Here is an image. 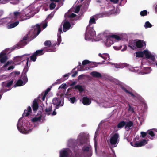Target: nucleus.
Instances as JSON below:
<instances>
[{
	"mask_svg": "<svg viewBox=\"0 0 157 157\" xmlns=\"http://www.w3.org/2000/svg\"><path fill=\"white\" fill-rule=\"evenodd\" d=\"M82 150L85 152H88L90 151L91 150V146H84L82 148Z\"/></svg>",
	"mask_w": 157,
	"mask_h": 157,
	"instance_id": "7c9ffc66",
	"label": "nucleus"
},
{
	"mask_svg": "<svg viewBox=\"0 0 157 157\" xmlns=\"http://www.w3.org/2000/svg\"><path fill=\"white\" fill-rule=\"evenodd\" d=\"M98 55L99 56L102 57L104 59H107V57H104L102 56V54L101 53H99Z\"/></svg>",
	"mask_w": 157,
	"mask_h": 157,
	"instance_id": "774afa93",
	"label": "nucleus"
},
{
	"mask_svg": "<svg viewBox=\"0 0 157 157\" xmlns=\"http://www.w3.org/2000/svg\"><path fill=\"white\" fill-rule=\"evenodd\" d=\"M133 124V123L132 121H129L126 123V126L125 128L126 129H128L129 128H130L132 126Z\"/></svg>",
	"mask_w": 157,
	"mask_h": 157,
	"instance_id": "58836bf2",
	"label": "nucleus"
},
{
	"mask_svg": "<svg viewBox=\"0 0 157 157\" xmlns=\"http://www.w3.org/2000/svg\"><path fill=\"white\" fill-rule=\"evenodd\" d=\"M56 4L54 2L51 3L49 5V8L50 10H52L56 6Z\"/></svg>",
	"mask_w": 157,
	"mask_h": 157,
	"instance_id": "c03bdc74",
	"label": "nucleus"
},
{
	"mask_svg": "<svg viewBox=\"0 0 157 157\" xmlns=\"http://www.w3.org/2000/svg\"><path fill=\"white\" fill-rule=\"evenodd\" d=\"M147 143V141L145 140H143L139 142L135 143L134 146L136 147H139L145 145Z\"/></svg>",
	"mask_w": 157,
	"mask_h": 157,
	"instance_id": "2eb2a0df",
	"label": "nucleus"
},
{
	"mask_svg": "<svg viewBox=\"0 0 157 157\" xmlns=\"http://www.w3.org/2000/svg\"><path fill=\"white\" fill-rule=\"evenodd\" d=\"M141 134L142 137H144L147 134L146 133L144 132H141Z\"/></svg>",
	"mask_w": 157,
	"mask_h": 157,
	"instance_id": "e2e57ef3",
	"label": "nucleus"
},
{
	"mask_svg": "<svg viewBox=\"0 0 157 157\" xmlns=\"http://www.w3.org/2000/svg\"><path fill=\"white\" fill-rule=\"evenodd\" d=\"M64 81L63 78H60L57 80L54 84L52 85V86H54L55 85L59 84Z\"/></svg>",
	"mask_w": 157,
	"mask_h": 157,
	"instance_id": "37998d69",
	"label": "nucleus"
},
{
	"mask_svg": "<svg viewBox=\"0 0 157 157\" xmlns=\"http://www.w3.org/2000/svg\"><path fill=\"white\" fill-rule=\"evenodd\" d=\"M79 65L80 66V71H84L85 70V69L84 68V66H82L81 65V64L80 63H79Z\"/></svg>",
	"mask_w": 157,
	"mask_h": 157,
	"instance_id": "680f3d73",
	"label": "nucleus"
},
{
	"mask_svg": "<svg viewBox=\"0 0 157 157\" xmlns=\"http://www.w3.org/2000/svg\"><path fill=\"white\" fill-rule=\"evenodd\" d=\"M21 78L23 80L22 81L24 83V84H25L28 81V79L26 75H22V74Z\"/></svg>",
	"mask_w": 157,
	"mask_h": 157,
	"instance_id": "4c0bfd02",
	"label": "nucleus"
},
{
	"mask_svg": "<svg viewBox=\"0 0 157 157\" xmlns=\"http://www.w3.org/2000/svg\"><path fill=\"white\" fill-rule=\"evenodd\" d=\"M30 10H27L25 11L23 10L21 12L22 16H21V21H23L24 20H26L27 19H29L31 16L30 14L31 12H30Z\"/></svg>",
	"mask_w": 157,
	"mask_h": 157,
	"instance_id": "0eeeda50",
	"label": "nucleus"
},
{
	"mask_svg": "<svg viewBox=\"0 0 157 157\" xmlns=\"http://www.w3.org/2000/svg\"><path fill=\"white\" fill-rule=\"evenodd\" d=\"M51 89L49 88H48L45 91L44 94L47 95L48 92L50 91Z\"/></svg>",
	"mask_w": 157,
	"mask_h": 157,
	"instance_id": "13d9d810",
	"label": "nucleus"
},
{
	"mask_svg": "<svg viewBox=\"0 0 157 157\" xmlns=\"http://www.w3.org/2000/svg\"><path fill=\"white\" fill-rule=\"evenodd\" d=\"M52 102L55 105L56 104H60L61 103V100L57 98H55L53 99Z\"/></svg>",
	"mask_w": 157,
	"mask_h": 157,
	"instance_id": "5701e85b",
	"label": "nucleus"
},
{
	"mask_svg": "<svg viewBox=\"0 0 157 157\" xmlns=\"http://www.w3.org/2000/svg\"><path fill=\"white\" fill-rule=\"evenodd\" d=\"M23 82L21 79H20L17 81L16 83L14 86V87L16 86H21L23 85Z\"/></svg>",
	"mask_w": 157,
	"mask_h": 157,
	"instance_id": "473e14b6",
	"label": "nucleus"
},
{
	"mask_svg": "<svg viewBox=\"0 0 157 157\" xmlns=\"http://www.w3.org/2000/svg\"><path fill=\"white\" fill-rule=\"evenodd\" d=\"M98 37L99 38L100 40H104L105 42V45L107 47L108 46L107 42L108 40V31L105 30L103 32L101 33L98 35Z\"/></svg>",
	"mask_w": 157,
	"mask_h": 157,
	"instance_id": "39448f33",
	"label": "nucleus"
},
{
	"mask_svg": "<svg viewBox=\"0 0 157 157\" xmlns=\"http://www.w3.org/2000/svg\"><path fill=\"white\" fill-rule=\"evenodd\" d=\"M109 46L113 44L117 41L120 40L121 38L119 36L115 35H109Z\"/></svg>",
	"mask_w": 157,
	"mask_h": 157,
	"instance_id": "423d86ee",
	"label": "nucleus"
},
{
	"mask_svg": "<svg viewBox=\"0 0 157 157\" xmlns=\"http://www.w3.org/2000/svg\"><path fill=\"white\" fill-rule=\"evenodd\" d=\"M96 23L95 18L91 17L89 21V24L86 28V31L85 34V39L87 40L89 39H92L95 35V32L93 29V27H91L93 24Z\"/></svg>",
	"mask_w": 157,
	"mask_h": 157,
	"instance_id": "f03ea898",
	"label": "nucleus"
},
{
	"mask_svg": "<svg viewBox=\"0 0 157 157\" xmlns=\"http://www.w3.org/2000/svg\"><path fill=\"white\" fill-rule=\"evenodd\" d=\"M126 124L125 121H122L118 123L117 126L114 128V129L116 131H118L119 129L123 127Z\"/></svg>",
	"mask_w": 157,
	"mask_h": 157,
	"instance_id": "a211bd4d",
	"label": "nucleus"
},
{
	"mask_svg": "<svg viewBox=\"0 0 157 157\" xmlns=\"http://www.w3.org/2000/svg\"><path fill=\"white\" fill-rule=\"evenodd\" d=\"M144 27L145 28H151L152 27V25L148 21H146L144 25Z\"/></svg>",
	"mask_w": 157,
	"mask_h": 157,
	"instance_id": "f704fd0d",
	"label": "nucleus"
},
{
	"mask_svg": "<svg viewBox=\"0 0 157 157\" xmlns=\"http://www.w3.org/2000/svg\"><path fill=\"white\" fill-rule=\"evenodd\" d=\"M56 114V109H54L52 113H51V115L52 116H54Z\"/></svg>",
	"mask_w": 157,
	"mask_h": 157,
	"instance_id": "69168bd1",
	"label": "nucleus"
},
{
	"mask_svg": "<svg viewBox=\"0 0 157 157\" xmlns=\"http://www.w3.org/2000/svg\"><path fill=\"white\" fill-rule=\"evenodd\" d=\"M91 75L94 77L99 78L101 77L102 75L101 73L97 71H93L90 73Z\"/></svg>",
	"mask_w": 157,
	"mask_h": 157,
	"instance_id": "4be33fe9",
	"label": "nucleus"
},
{
	"mask_svg": "<svg viewBox=\"0 0 157 157\" xmlns=\"http://www.w3.org/2000/svg\"><path fill=\"white\" fill-rule=\"evenodd\" d=\"M108 15V13L107 12H103L102 13L99 14L98 15V16L99 17H103L107 16Z\"/></svg>",
	"mask_w": 157,
	"mask_h": 157,
	"instance_id": "a19ab883",
	"label": "nucleus"
},
{
	"mask_svg": "<svg viewBox=\"0 0 157 157\" xmlns=\"http://www.w3.org/2000/svg\"><path fill=\"white\" fill-rule=\"evenodd\" d=\"M7 59V57L4 53L0 54V62L1 63H4Z\"/></svg>",
	"mask_w": 157,
	"mask_h": 157,
	"instance_id": "dca6fc26",
	"label": "nucleus"
},
{
	"mask_svg": "<svg viewBox=\"0 0 157 157\" xmlns=\"http://www.w3.org/2000/svg\"><path fill=\"white\" fill-rule=\"evenodd\" d=\"M144 56V51H138L136 52V57H142Z\"/></svg>",
	"mask_w": 157,
	"mask_h": 157,
	"instance_id": "72a5a7b5",
	"label": "nucleus"
},
{
	"mask_svg": "<svg viewBox=\"0 0 157 157\" xmlns=\"http://www.w3.org/2000/svg\"><path fill=\"white\" fill-rule=\"evenodd\" d=\"M13 81L12 80L6 82H3L2 85L5 87H9L13 84Z\"/></svg>",
	"mask_w": 157,
	"mask_h": 157,
	"instance_id": "bb28decb",
	"label": "nucleus"
},
{
	"mask_svg": "<svg viewBox=\"0 0 157 157\" xmlns=\"http://www.w3.org/2000/svg\"><path fill=\"white\" fill-rule=\"evenodd\" d=\"M80 6H77L75 9V12L76 13H78L80 10Z\"/></svg>",
	"mask_w": 157,
	"mask_h": 157,
	"instance_id": "8fccbe9b",
	"label": "nucleus"
},
{
	"mask_svg": "<svg viewBox=\"0 0 157 157\" xmlns=\"http://www.w3.org/2000/svg\"><path fill=\"white\" fill-rule=\"evenodd\" d=\"M27 39V36L24 37L22 40H21L20 42L17 44L15 46V48H22L23 46L26 45L27 44L26 40Z\"/></svg>",
	"mask_w": 157,
	"mask_h": 157,
	"instance_id": "9d476101",
	"label": "nucleus"
},
{
	"mask_svg": "<svg viewBox=\"0 0 157 157\" xmlns=\"http://www.w3.org/2000/svg\"><path fill=\"white\" fill-rule=\"evenodd\" d=\"M74 88L76 90H78L80 92H82L84 90V89L82 87V86L79 85H77L74 86Z\"/></svg>",
	"mask_w": 157,
	"mask_h": 157,
	"instance_id": "c85d7f7f",
	"label": "nucleus"
},
{
	"mask_svg": "<svg viewBox=\"0 0 157 157\" xmlns=\"http://www.w3.org/2000/svg\"><path fill=\"white\" fill-rule=\"evenodd\" d=\"M52 110V106L51 105H49L48 106H47L45 110V111L46 113V114L48 115H50L51 112Z\"/></svg>",
	"mask_w": 157,
	"mask_h": 157,
	"instance_id": "393cba45",
	"label": "nucleus"
},
{
	"mask_svg": "<svg viewBox=\"0 0 157 157\" xmlns=\"http://www.w3.org/2000/svg\"><path fill=\"white\" fill-rule=\"evenodd\" d=\"M109 80L113 82H114L116 84L118 83V81L116 79L113 78L111 76H109Z\"/></svg>",
	"mask_w": 157,
	"mask_h": 157,
	"instance_id": "e433bc0d",
	"label": "nucleus"
},
{
	"mask_svg": "<svg viewBox=\"0 0 157 157\" xmlns=\"http://www.w3.org/2000/svg\"><path fill=\"white\" fill-rule=\"evenodd\" d=\"M13 13L14 18L15 20H17L18 18H20L21 19V16H22L21 12H18V11H15L13 12Z\"/></svg>",
	"mask_w": 157,
	"mask_h": 157,
	"instance_id": "a878e982",
	"label": "nucleus"
},
{
	"mask_svg": "<svg viewBox=\"0 0 157 157\" xmlns=\"http://www.w3.org/2000/svg\"><path fill=\"white\" fill-rule=\"evenodd\" d=\"M68 152L65 150H64L60 153V157H68Z\"/></svg>",
	"mask_w": 157,
	"mask_h": 157,
	"instance_id": "cd10ccee",
	"label": "nucleus"
},
{
	"mask_svg": "<svg viewBox=\"0 0 157 157\" xmlns=\"http://www.w3.org/2000/svg\"><path fill=\"white\" fill-rule=\"evenodd\" d=\"M69 100L71 102L72 104L74 103L75 102H76L77 101V100L75 97H73L70 98Z\"/></svg>",
	"mask_w": 157,
	"mask_h": 157,
	"instance_id": "de8ad7c7",
	"label": "nucleus"
},
{
	"mask_svg": "<svg viewBox=\"0 0 157 157\" xmlns=\"http://www.w3.org/2000/svg\"><path fill=\"white\" fill-rule=\"evenodd\" d=\"M29 68L28 67H25L23 70V71L22 73V75H26L27 72L28 71Z\"/></svg>",
	"mask_w": 157,
	"mask_h": 157,
	"instance_id": "09e8293b",
	"label": "nucleus"
},
{
	"mask_svg": "<svg viewBox=\"0 0 157 157\" xmlns=\"http://www.w3.org/2000/svg\"><path fill=\"white\" fill-rule=\"evenodd\" d=\"M58 39H57V42L58 43L57 45L59 46L61 41V37L59 33L57 34Z\"/></svg>",
	"mask_w": 157,
	"mask_h": 157,
	"instance_id": "a18cd8bd",
	"label": "nucleus"
},
{
	"mask_svg": "<svg viewBox=\"0 0 157 157\" xmlns=\"http://www.w3.org/2000/svg\"><path fill=\"white\" fill-rule=\"evenodd\" d=\"M30 54H24L22 56H17L15 57L14 59V60L16 61H24V60H22L23 57L24 56H27L29 55Z\"/></svg>",
	"mask_w": 157,
	"mask_h": 157,
	"instance_id": "c756f323",
	"label": "nucleus"
},
{
	"mask_svg": "<svg viewBox=\"0 0 157 157\" xmlns=\"http://www.w3.org/2000/svg\"><path fill=\"white\" fill-rule=\"evenodd\" d=\"M70 75V73H68L66 74L63 75V77H64V78L67 77V78L66 79H67L68 78V77L69 76V75Z\"/></svg>",
	"mask_w": 157,
	"mask_h": 157,
	"instance_id": "338daca9",
	"label": "nucleus"
},
{
	"mask_svg": "<svg viewBox=\"0 0 157 157\" xmlns=\"http://www.w3.org/2000/svg\"><path fill=\"white\" fill-rule=\"evenodd\" d=\"M110 1L113 3L116 4L118 3L119 0H110Z\"/></svg>",
	"mask_w": 157,
	"mask_h": 157,
	"instance_id": "0e129e2a",
	"label": "nucleus"
},
{
	"mask_svg": "<svg viewBox=\"0 0 157 157\" xmlns=\"http://www.w3.org/2000/svg\"><path fill=\"white\" fill-rule=\"evenodd\" d=\"M147 14V12L146 10H144L140 12V15L141 16H145Z\"/></svg>",
	"mask_w": 157,
	"mask_h": 157,
	"instance_id": "49530a36",
	"label": "nucleus"
},
{
	"mask_svg": "<svg viewBox=\"0 0 157 157\" xmlns=\"http://www.w3.org/2000/svg\"><path fill=\"white\" fill-rule=\"evenodd\" d=\"M110 137L109 147L111 149L113 153H114V151L112 148L117 147L119 141V135L118 133H115L111 135Z\"/></svg>",
	"mask_w": 157,
	"mask_h": 157,
	"instance_id": "7ed1b4c3",
	"label": "nucleus"
},
{
	"mask_svg": "<svg viewBox=\"0 0 157 157\" xmlns=\"http://www.w3.org/2000/svg\"><path fill=\"white\" fill-rule=\"evenodd\" d=\"M20 74V72L19 71H13L11 73V74L12 75H18Z\"/></svg>",
	"mask_w": 157,
	"mask_h": 157,
	"instance_id": "3c124183",
	"label": "nucleus"
},
{
	"mask_svg": "<svg viewBox=\"0 0 157 157\" xmlns=\"http://www.w3.org/2000/svg\"><path fill=\"white\" fill-rule=\"evenodd\" d=\"M0 1V4H5L8 2V0H1Z\"/></svg>",
	"mask_w": 157,
	"mask_h": 157,
	"instance_id": "864d4df0",
	"label": "nucleus"
},
{
	"mask_svg": "<svg viewBox=\"0 0 157 157\" xmlns=\"http://www.w3.org/2000/svg\"><path fill=\"white\" fill-rule=\"evenodd\" d=\"M43 49L37 50L34 53L37 56L41 55L44 54V53L43 52Z\"/></svg>",
	"mask_w": 157,
	"mask_h": 157,
	"instance_id": "ea45409f",
	"label": "nucleus"
},
{
	"mask_svg": "<svg viewBox=\"0 0 157 157\" xmlns=\"http://www.w3.org/2000/svg\"><path fill=\"white\" fill-rule=\"evenodd\" d=\"M30 59L32 61L35 62L36 61L37 58V56L34 53L30 57Z\"/></svg>",
	"mask_w": 157,
	"mask_h": 157,
	"instance_id": "79ce46f5",
	"label": "nucleus"
},
{
	"mask_svg": "<svg viewBox=\"0 0 157 157\" xmlns=\"http://www.w3.org/2000/svg\"><path fill=\"white\" fill-rule=\"evenodd\" d=\"M67 86V85L66 83H63L59 87L60 88H64Z\"/></svg>",
	"mask_w": 157,
	"mask_h": 157,
	"instance_id": "4d7b16f0",
	"label": "nucleus"
},
{
	"mask_svg": "<svg viewBox=\"0 0 157 157\" xmlns=\"http://www.w3.org/2000/svg\"><path fill=\"white\" fill-rule=\"evenodd\" d=\"M144 55L146 58L149 59L151 60V63L153 64L155 62L156 58L157 57L156 55L153 53H151L148 49H145L144 50Z\"/></svg>",
	"mask_w": 157,
	"mask_h": 157,
	"instance_id": "20e7f679",
	"label": "nucleus"
},
{
	"mask_svg": "<svg viewBox=\"0 0 157 157\" xmlns=\"http://www.w3.org/2000/svg\"><path fill=\"white\" fill-rule=\"evenodd\" d=\"M76 14L74 13H72L71 14H70L68 16V17L69 18H74L76 16Z\"/></svg>",
	"mask_w": 157,
	"mask_h": 157,
	"instance_id": "5fc2aeb1",
	"label": "nucleus"
},
{
	"mask_svg": "<svg viewBox=\"0 0 157 157\" xmlns=\"http://www.w3.org/2000/svg\"><path fill=\"white\" fill-rule=\"evenodd\" d=\"M136 44L138 48H145L146 47V43L144 41L141 40H139L136 41Z\"/></svg>",
	"mask_w": 157,
	"mask_h": 157,
	"instance_id": "f8f14e48",
	"label": "nucleus"
},
{
	"mask_svg": "<svg viewBox=\"0 0 157 157\" xmlns=\"http://www.w3.org/2000/svg\"><path fill=\"white\" fill-rule=\"evenodd\" d=\"M155 131L154 130H150L147 131V133L150 135L152 137H153L155 135ZM152 139V138H151V139Z\"/></svg>",
	"mask_w": 157,
	"mask_h": 157,
	"instance_id": "c9c22d12",
	"label": "nucleus"
},
{
	"mask_svg": "<svg viewBox=\"0 0 157 157\" xmlns=\"http://www.w3.org/2000/svg\"><path fill=\"white\" fill-rule=\"evenodd\" d=\"M128 106L129 108L128 109V110L130 111L132 113H133L134 112V110L133 108H132L129 104H128Z\"/></svg>",
	"mask_w": 157,
	"mask_h": 157,
	"instance_id": "603ef678",
	"label": "nucleus"
},
{
	"mask_svg": "<svg viewBox=\"0 0 157 157\" xmlns=\"http://www.w3.org/2000/svg\"><path fill=\"white\" fill-rule=\"evenodd\" d=\"M85 76V75L83 74L81 75H79L78 77V80H81L82 79L84 76Z\"/></svg>",
	"mask_w": 157,
	"mask_h": 157,
	"instance_id": "6e6d98bb",
	"label": "nucleus"
},
{
	"mask_svg": "<svg viewBox=\"0 0 157 157\" xmlns=\"http://www.w3.org/2000/svg\"><path fill=\"white\" fill-rule=\"evenodd\" d=\"M32 109L30 106H29L27 108V110L25 109L24 110V113L22 114L23 117L28 116L31 113H32Z\"/></svg>",
	"mask_w": 157,
	"mask_h": 157,
	"instance_id": "f3484780",
	"label": "nucleus"
},
{
	"mask_svg": "<svg viewBox=\"0 0 157 157\" xmlns=\"http://www.w3.org/2000/svg\"><path fill=\"white\" fill-rule=\"evenodd\" d=\"M17 127L18 129V130L20 131L21 132H22L23 133H24L25 134H27L29 133V132H31L32 131V129H29L28 130H27L25 129H24L23 130H21L20 128L19 127L18 124L17 125Z\"/></svg>",
	"mask_w": 157,
	"mask_h": 157,
	"instance_id": "412c9836",
	"label": "nucleus"
},
{
	"mask_svg": "<svg viewBox=\"0 0 157 157\" xmlns=\"http://www.w3.org/2000/svg\"><path fill=\"white\" fill-rule=\"evenodd\" d=\"M55 105H56V106H55V108L54 109L56 110V109H59V108L60 106H62L63 105H62L61 104H56Z\"/></svg>",
	"mask_w": 157,
	"mask_h": 157,
	"instance_id": "bf43d9fd",
	"label": "nucleus"
},
{
	"mask_svg": "<svg viewBox=\"0 0 157 157\" xmlns=\"http://www.w3.org/2000/svg\"><path fill=\"white\" fill-rule=\"evenodd\" d=\"M41 31L40 25L38 24H37L36 26L33 27L30 32L34 33L35 37H36L39 34Z\"/></svg>",
	"mask_w": 157,
	"mask_h": 157,
	"instance_id": "1a4fd4ad",
	"label": "nucleus"
},
{
	"mask_svg": "<svg viewBox=\"0 0 157 157\" xmlns=\"http://www.w3.org/2000/svg\"><path fill=\"white\" fill-rule=\"evenodd\" d=\"M112 66L113 68H122L125 67H128L129 70L132 72H136L138 73L140 75H144L148 74L150 73L151 71V69L149 67H145L141 68V70H140V67H132L126 63H122L117 64L113 63L109 61V65Z\"/></svg>",
	"mask_w": 157,
	"mask_h": 157,
	"instance_id": "f257e3e1",
	"label": "nucleus"
},
{
	"mask_svg": "<svg viewBox=\"0 0 157 157\" xmlns=\"http://www.w3.org/2000/svg\"><path fill=\"white\" fill-rule=\"evenodd\" d=\"M44 45L47 47V48H44V50L46 52H55L56 50L55 48L50 47L52 44L50 40H46L44 43Z\"/></svg>",
	"mask_w": 157,
	"mask_h": 157,
	"instance_id": "6e6552de",
	"label": "nucleus"
},
{
	"mask_svg": "<svg viewBox=\"0 0 157 157\" xmlns=\"http://www.w3.org/2000/svg\"><path fill=\"white\" fill-rule=\"evenodd\" d=\"M42 118V115H40L38 117H35L31 120L32 122L34 123L37 121L41 122V119Z\"/></svg>",
	"mask_w": 157,
	"mask_h": 157,
	"instance_id": "b1692460",
	"label": "nucleus"
},
{
	"mask_svg": "<svg viewBox=\"0 0 157 157\" xmlns=\"http://www.w3.org/2000/svg\"><path fill=\"white\" fill-rule=\"evenodd\" d=\"M39 107L38 104L36 99L34 100L33 102L32 107L34 111H36L37 110Z\"/></svg>",
	"mask_w": 157,
	"mask_h": 157,
	"instance_id": "aec40b11",
	"label": "nucleus"
},
{
	"mask_svg": "<svg viewBox=\"0 0 157 157\" xmlns=\"http://www.w3.org/2000/svg\"><path fill=\"white\" fill-rule=\"evenodd\" d=\"M19 23L18 21H16L14 23H12L8 25L9 28H12L16 27Z\"/></svg>",
	"mask_w": 157,
	"mask_h": 157,
	"instance_id": "2f4dec72",
	"label": "nucleus"
},
{
	"mask_svg": "<svg viewBox=\"0 0 157 157\" xmlns=\"http://www.w3.org/2000/svg\"><path fill=\"white\" fill-rule=\"evenodd\" d=\"M104 61H103L102 62H98L96 63L95 62H90L89 61L87 60H86L83 61L82 62V65H86L90 63V65H94V66H92V67H95L97 66V64H102L104 63Z\"/></svg>",
	"mask_w": 157,
	"mask_h": 157,
	"instance_id": "9b49d317",
	"label": "nucleus"
},
{
	"mask_svg": "<svg viewBox=\"0 0 157 157\" xmlns=\"http://www.w3.org/2000/svg\"><path fill=\"white\" fill-rule=\"evenodd\" d=\"M125 91L127 93L129 94L131 96L135 98V99L136 100L137 99V100H139L140 101H143V99L142 98V97H140V96L137 94H134L132 93L129 92L128 91L126 90H125Z\"/></svg>",
	"mask_w": 157,
	"mask_h": 157,
	"instance_id": "4468645a",
	"label": "nucleus"
},
{
	"mask_svg": "<svg viewBox=\"0 0 157 157\" xmlns=\"http://www.w3.org/2000/svg\"><path fill=\"white\" fill-rule=\"evenodd\" d=\"M71 25L70 23L67 21H65L63 22V31L66 32L71 27Z\"/></svg>",
	"mask_w": 157,
	"mask_h": 157,
	"instance_id": "ddd939ff",
	"label": "nucleus"
},
{
	"mask_svg": "<svg viewBox=\"0 0 157 157\" xmlns=\"http://www.w3.org/2000/svg\"><path fill=\"white\" fill-rule=\"evenodd\" d=\"M78 73V72L76 71H75L73 73L72 75V77H75Z\"/></svg>",
	"mask_w": 157,
	"mask_h": 157,
	"instance_id": "052dcab7",
	"label": "nucleus"
},
{
	"mask_svg": "<svg viewBox=\"0 0 157 157\" xmlns=\"http://www.w3.org/2000/svg\"><path fill=\"white\" fill-rule=\"evenodd\" d=\"M82 103L84 105H88L91 103V100L87 97H84L82 98Z\"/></svg>",
	"mask_w": 157,
	"mask_h": 157,
	"instance_id": "6ab92c4d",
	"label": "nucleus"
}]
</instances>
